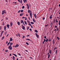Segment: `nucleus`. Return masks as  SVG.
I'll return each instance as SVG.
<instances>
[{
  "label": "nucleus",
  "instance_id": "f257e3e1",
  "mask_svg": "<svg viewBox=\"0 0 60 60\" xmlns=\"http://www.w3.org/2000/svg\"><path fill=\"white\" fill-rule=\"evenodd\" d=\"M4 14H6V11L5 10H4L2 11V15H3Z\"/></svg>",
  "mask_w": 60,
  "mask_h": 60
},
{
  "label": "nucleus",
  "instance_id": "f03ea898",
  "mask_svg": "<svg viewBox=\"0 0 60 60\" xmlns=\"http://www.w3.org/2000/svg\"><path fill=\"white\" fill-rule=\"evenodd\" d=\"M35 34L36 35V37H37V38H39V36L38 35V34L37 33H35Z\"/></svg>",
  "mask_w": 60,
  "mask_h": 60
},
{
  "label": "nucleus",
  "instance_id": "7ed1b4c3",
  "mask_svg": "<svg viewBox=\"0 0 60 60\" xmlns=\"http://www.w3.org/2000/svg\"><path fill=\"white\" fill-rule=\"evenodd\" d=\"M10 27H11L12 26V25H13V23H12V22H10Z\"/></svg>",
  "mask_w": 60,
  "mask_h": 60
},
{
  "label": "nucleus",
  "instance_id": "20e7f679",
  "mask_svg": "<svg viewBox=\"0 0 60 60\" xmlns=\"http://www.w3.org/2000/svg\"><path fill=\"white\" fill-rule=\"evenodd\" d=\"M22 29H23V30H25V26H23V25H22Z\"/></svg>",
  "mask_w": 60,
  "mask_h": 60
},
{
  "label": "nucleus",
  "instance_id": "39448f33",
  "mask_svg": "<svg viewBox=\"0 0 60 60\" xmlns=\"http://www.w3.org/2000/svg\"><path fill=\"white\" fill-rule=\"evenodd\" d=\"M6 26L7 27H8V29H9V27L10 26V25L9 24H8Z\"/></svg>",
  "mask_w": 60,
  "mask_h": 60
},
{
  "label": "nucleus",
  "instance_id": "423d86ee",
  "mask_svg": "<svg viewBox=\"0 0 60 60\" xmlns=\"http://www.w3.org/2000/svg\"><path fill=\"white\" fill-rule=\"evenodd\" d=\"M30 15L31 18H32V13H30Z\"/></svg>",
  "mask_w": 60,
  "mask_h": 60
},
{
  "label": "nucleus",
  "instance_id": "0eeeda50",
  "mask_svg": "<svg viewBox=\"0 0 60 60\" xmlns=\"http://www.w3.org/2000/svg\"><path fill=\"white\" fill-rule=\"evenodd\" d=\"M19 2V3H21V4H22V0H18Z\"/></svg>",
  "mask_w": 60,
  "mask_h": 60
},
{
  "label": "nucleus",
  "instance_id": "6e6552de",
  "mask_svg": "<svg viewBox=\"0 0 60 60\" xmlns=\"http://www.w3.org/2000/svg\"><path fill=\"white\" fill-rule=\"evenodd\" d=\"M46 41V39H44V41L42 42V43L43 44H44V42H45V41Z\"/></svg>",
  "mask_w": 60,
  "mask_h": 60
},
{
  "label": "nucleus",
  "instance_id": "1a4fd4ad",
  "mask_svg": "<svg viewBox=\"0 0 60 60\" xmlns=\"http://www.w3.org/2000/svg\"><path fill=\"white\" fill-rule=\"evenodd\" d=\"M4 31H6V26H4Z\"/></svg>",
  "mask_w": 60,
  "mask_h": 60
},
{
  "label": "nucleus",
  "instance_id": "9d476101",
  "mask_svg": "<svg viewBox=\"0 0 60 60\" xmlns=\"http://www.w3.org/2000/svg\"><path fill=\"white\" fill-rule=\"evenodd\" d=\"M19 44H17L16 45L15 47L16 48V47H19Z\"/></svg>",
  "mask_w": 60,
  "mask_h": 60
},
{
  "label": "nucleus",
  "instance_id": "9b49d317",
  "mask_svg": "<svg viewBox=\"0 0 60 60\" xmlns=\"http://www.w3.org/2000/svg\"><path fill=\"white\" fill-rule=\"evenodd\" d=\"M10 41H12L13 39H12V37L10 38Z\"/></svg>",
  "mask_w": 60,
  "mask_h": 60
},
{
  "label": "nucleus",
  "instance_id": "f8f14e48",
  "mask_svg": "<svg viewBox=\"0 0 60 60\" xmlns=\"http://www.w3.org/2000/svg\"><path fill=\"white\" fill-rule=\"evenodd\" d=\"M34 17H35V19H37V18H36V17H37V16H36V14H34Z\"/></svg>",
  "mask_w": 60,
  "mask_h": 60
},
{
  "label": "nucleus",
  "instance_id": "ddd939ff",
  "mask_svg": "<svg viewBox=\"0 0 60 60\" xmlns=\"http://www.w3.org/2000/svg\"><path fill=\"white\" fill-rule=\"evenodd\" d=\"M20 22L21 23H23L24 22V21L23 20H21Z\"/></svg>",
  "mask_w": 60,
  "mask_h": 60
},
{
  "label": "nucleus",
  "instance_id": "4468645a",
  "mask_svg": "<svg viewBox=\"0 0 60 60\" xmlns=\"http://www.w3.org/2000/svg\"><path fill=\"white\" fill-rule=\"evenodd\" d=\"M23 2H24V3H25V2H27V0H23Z\"/></svg>",
  "mask_w": 60,
  "mask_h": 60
},
{
  "label": "nucleus",
  "instance_id": "2eb2a0df",
  "mask_svg": "<svg viewBox=\"0 0 60 60\" xmlns=\"http://www.w3.org/2000/svg\"><path fill=\"white\" fill-rule=\"evenodd\" d=\"M32 20L34 22H36V21H35V20L33 18L32 19Z\"/></svg>",
  "mask_w": 60,
  "mask_h": 60
},
{
  "label": "nucleus",
  "instance_id": "dca6fc26",
  "mask_svg": "<svg viewBox=\"0 0 60 60\" xmlns=\"http://www.w3.org/2000/svg\"><path fill=\"white\" fill-rule=\"evenodd\" d=\"M23 15V14L22 13L20 14L19 15L20 16H22Z\"/></svg>",
  "mask_w": 60,
  "mask_h": 60
},
{
  "label": "nucleus",
  "instance_id": "f3484780",
  "mask_svg": "<svg viewBox=\"0 0 60 60\" xmlns=\"http://www.w3.org/2000/svg\"><path fill=\"white\" fill-rule=\"evenodd\" d=\"M10 46H11V45H12V44H13V43H12V42H11L10 43Z\"/></svg>",
  "mask_w": 60,
  "mask_h": 60
},
{
  "label": "nucleus",
  "instance_id": "a211bd4d",
  "mask_svg": "<svg viewBox=\"0 0 60 60\" xmlns=\"http://www.w3.org/2000/svg\"><path fill=\"white\" fill-rule=\"evenodd\" d=\"M13 55H14V56H16V57H17V55L14 53L13 54Z\"/></svg>",
  "mask_w": 60,
  "mask_h": 60
},
{
  "label": "nucleus",
  "instance_id": "6ab92c4d",
  "mask_svg": "<svg viewBox=\"0 0 60 60\" xmlns=\"http://www.w3.org/2000/svg\"><path fill=\"white\" fill-rule=\"evenodd\" d=\"M34 31L35 33H38V31H37V30H35Z\"/></svg>",
  "mask_w": 60,
  "mask_h": 60
},
{
  "label": "nucleus",
  "instance_id": "aec40b11",
  "mask_svg": "<svg viewBox=\"0 0 60 60\" xmlns=\"http://www.w3.org/2000/svg\"><path fill=\"white\" fill-rule=\"evenodd\" d=\"M17 24L18 25H20V22H17Z\"/></svg>",
  "mask_w": 60,
  "mask_h": 60
},
{
  "label": "nucleus",
  "instance_id": "412c9836",
  "mask_svg": "<svg viewBox=\"0 0 60 60\" xmlns=\"http://www.w3.org/2000/svg\"><path fill=\"white\" fill-rule=\"evenodd\" d=\"M24 23L26 25H27V22L26 21H24Z\"/></svg>",
  "mask_w": 60,
  "mask_h": 60
},
{
  "label": "nucleus",
  "instance_id": "4be33fe9",
  "mask_svg": "<svg viewBox=\"0 0 60 60\" xmlns=\"http://www.w3.org/2000/svg\"><path fill=\"white\" fill-rule=\"evenodd\" d=\"M11 46L10 45L8 47V49H10L11 47Z\"/></svg>",
  "mask_w": 60,
  "mask_h": 60
},
{
  "label": "nucleus",
  "instance_id": "5701e85b",
  "mask_svg": "<svg viewBox=\"0 0 60 60\" xmlns=\"http://www.w3.org/2000/svg\"><path fill=\"white\" fill-rule=\"evenodd\" d=\"M27 22L28 23H29V24H30V21H29V20H27Z\"/></svg>",
  "mask_w": 60,
  "mask_h": 60
},
{
  "label": "nucleus",
  "instance_id": "b1692460",
  "mask_svg": "<svg viewBox=\"0 0 60 60\" xmlns=\"http://www.w3.org/2000/svg\"><path fill=\"white\" fill-rule=\"evenodd\" d=\"M50 56V54H49V55H48V58H49Z\"/></svg>",
  "mask_w": 60,
  "mask_h": 60
},
{
  "label": "nucleus",
  "instance_id": "393cba45",
  "mask_svg": "<svg viewBox=\"0 0 60 60\" xmlns=\"http://www.w3.org/2000/svg\"><path fill=\"white\" fill-rule=\"evenodd\" d=\"M26 40H28V41H31V40H30V39L28 38L26 39Z\"/></svg>",
  "mask_w": 60,
  "mask_h": 60
},
{
  "label": "nucleus",
  "instance_id": "a878e982",
  "mask_svg": "<svg viewBox=\"0 0 60 60\" xmlns=\"http://www.w3.org/2000/svg\"><path fill=\"white\" fill-rule=\"evenodd\" d=\"M10 42H9L8 43V44L7 45V46H9V44H10Z\"/></svg>",
  "mask_w": 60,
  "mask_h": 60
},
{
  "label": "nucleus",
  "instance_id": "bb28decb",
  "mask_svg": "<svg viewBox=\"0 0 60 60\" xmlns=\"http://www.w3.org/2000/svg\"><path fill=\"white\" fill-rule=\"evenodd\" d=\"M20 11L22 13L23 12V10H20Z\"/></svg>",
  "mask_w": 60,
  "mask_h": 60
},
{
  "label": "nucleus",
  "instance_id": "cd10ccee",
  "mask_svg": "<svg viewBox=\"0 0 60 60\" xmlns=\"http://www.w3.org/2000/svg\"><path fill=\"white\" fill-rule=\"evenodd\" d=\"M2 24V25H5V23H4V22H3Z\"/></svg>",
  "mask_w": 60,
  "mask_h": 60
},
{
  "label": "nucleus",
  "instance_id": "c85d7f7f",
  "mask_svg": "<svg viewBox=\"0 0 60 60\" xmlns=\"http://www.w3.org/2000/svg\"><path fill=\"white\" fill-rule=\"evenodd\" d=\"M26 44L27 45H29V43L27 42H26Z\"/></svg>",
  "mask_w": 60,
  "mask_h": 60
},
{
  "label": "nucleus",
  "instance_id": "c756f323",
  "mask_svg": "<svg viewBox=\"0 0 60 60\" xmlns=\"http://www.w3.org/2000/svg\"><path fill=\"white\" fill-rule=\"evenodd\" d=\"M48 41H51V40H50V38H49L48 39Z\"/></svg>",
  "mask_w": 60,
  "mask_h": 60
},
{
  "label": "nucleus",
  "instance_id": "7c9ffc66",
  "mask_svg": "<svg viewBox=\"0 0 60 60\" xmlns=\"http://www.w3.org/2000/svg\"><path fill=\"white\" fill-rule=\"evenodd\" d=\"M12 47H11L10 48H9V49L10 50H11L12 49Z\"/></svg>",
  "mask_w": 60,
  "mask_h": 60
},
{
  "label": "nucleus",
  "instance_id": "2f4dec72",
  "mask_svg": "<svg viewBox=\"0 0 60 60\" xmlns=\"http://www.w3.org/2000/svg\"><path fill=\"white\" fill-rule=\"evenodd\" d=\"M30 23L31 24H34V22H30Z\"/></svg>",
  "mask_w": 60,
  "mask_h": 60
},
{
  "label": "nucleus",
  "instance_id": "473e14b6",
  "mask_svg": "<svg viewBox=\"0 0 60 60\" xmlns=\"http://www.w3.org/2000/svg\"><path fill=\"white\" fill-rule=\"evenodd\" d=\"M49 53L51 54V50H49Z\"/></svg>",
  "mask_w": 60,
  "mask_h": 60
},
{
  "label": "nucleus",
  "instance_id": "72a5a7b5",
  "mask_svg": "<svg viewBox=\"0 0 60 60\" xmlns=\"http://www.w3.org/2000/svg\"><path fill=\"white\" fill-rule=\"evenodd\" d=\"M53 23H55V19H54V20L53 21Z\"/></svg>",
  "mask_w": 60,
  "mask_h": 60
},
{
  "label": "nucleus",
  "instance_id": "f704fd0d",
  "mask_svg": "<svg viewBox=\"0 0 60 60\" xmlns=\"http://www.w3.org/2000/svg\"><path fill=\"white\" fill-rule=\"evenodd\" d=\"M4 36H3V37H2V38L1 39V40H3L4 39Z\"/></svg>",
  "mask_w": 60,
  "mask_h": 60
},
{
  "label": "nucleus",
  "instance_id": "c9c22d12",
  "mask_svg": "<svg viewBox=\"0 0 60 60\" xmlns=\"http://www.w3.org/2000/svg\"><path fill=\"white\" fill-rule=\"evenodd\" d=\"M55 51H56V55L57 54V50H56Z\"/></svg>",
  "mask_w": 60,
  "mask_h": 60
},
{
  "label": "nucleus",
  "instance_id": "e433bc0d",
  "mask_svg": "<svg viewBox=\"0 0 60 60\" xmlns=\"http://www.w3.org/2000/svg\"><path fill=\"white\" fill-rule=\"evenodd\" d=\"M5 19H6V20H8V18L6 17L5 18Z\"/></svg>",
  "mask_w": 60,
  "mask_h": 60
},
{
  "label": "nucleus",
  "instance_id": "4c0bfd02",
  "mask_svg": "<svg viewBox=\"0 0 60 60\" xmlns=\"http://www.w3.org/2000/svg\"><path fill=\"white\" fill-rule=\"evenodd\" d=\"M28 13H30V10H29V9H28Z\"/></svg>",
  "mask_w": 60,
  "mask_h": 60
},
{
  "label": "nucleus",
  "instance_id": "58836bf2",
  "mask_svg": "<svg viewBox=\"0 0 60 60\" xmlns=\"http://www.w3.org/2000/svg\"><path fill=\"white\" fill-rule=\"evenodd\" d=\"M24 8H25V6H23L22 7V9H24Z\"/></svg>",
  "mask_w": 60,
  "mask_h": 60
},
{
  "label": "nucleus",
  "instance_id": "ea45409f",
  "mask_svg": "<svg viewBox=\"0 0 60 60\" xmlns=\"http://www.w3.org/2000/svg\"><path fill=\"white\" fill-rule=\"evenodd\" d=\"M48 41V39H47L46 40V42H47V41Z\"/></svg>",
  "mask_w": 60,
  "mask_h": 60
},
{
  "label": "nucleus",
  "instance_id": "a19ab883",
  "mask_svg": "<svg viewBox=\"0 0 60 60\" xmlns=\"http://www.w3.org/2000/svg\"><path fill=\"white\" fill-rule=\"evenodd\" d=\"M29 27L28 26L27 27V30H28V29H29Z\"/></svg>",
  "mask_w": 60,
  "mask_h": 60
},
{
  "label": "nucleus",
  "instance_id": "79ce46f5",
  "mask_svg": "<svg viewBox=\"0 0 60 60\" xmlns=\"http://www.w3.org/2000/svg\"><path fill=\"white\" fill-rule=\"evenodd\" d=\"M27 9H29V6H27Z\"/></svg>",
  "mask_w": 60,
  "mask_h": 60
},
{
  "label": "nucleus",
  "instance_id": "37998d69",
  "mask_svg": "<svg viewBox=\"0 0 60 60\" xmlns=\"http://www.w3.org/2000/svg\"><path fill=\"white\" fill-rule=\"evenodd\" d=\"M45 19V18H44V17H43L42 18L43 20H44Z\"/></svg>",
  "mask_w": 60,
  "mask_h": 60
},
{
  "label": "nucleus",
  "instance_id": "c03bdc74",
  "mask_svg": "<svg viewBox=\"0 0 60 60\" xmlns=\"http://www.w3.org/2000/svg\"><path fill=\"white\" fill-rule=\"evenodd\" d=\"M57 39H58V40H59L60 39V38H59V37H57Z\"/></svg>",
  "mask_w": 60,
  "mask_h": 60
},
{
  "label": "nucleus",
  "instance_id": "a18cd8bd",
  "mask_svg": "<svg viewBox=\"0 0 60 60\" xmlns=\"http://www.w3.org/2000/svg\"><path fill=\"white\" fill-rule=\"evenodd\" d=\"M23 24V25L24 26H25V23H24V22H23V23H22Z\"/></svg>",
  "mask_w": 60,
  "mask_h": 60
},
{
  "label": "nucleus",
  "instance_id": "49530a36",
  "mask_svg": "<svg viewBox=\"0 0 60 60\" xmlns=\"http://www.w3.org/2000/svg\"><path fill=\"white\" fill-rule=\"evenodd\" d=\"M14 3H15V4H16V3H17V2H13L12 3L13 4H14Z\"/></svg>",
  "mask_w": 60,
  "mask_h": 60
},
{
  "label": "nucleus",
  "instance_id": "de8ad7c7",
  "mask_svg": "<svg viewBox=\"0 0 60 60\" xmlns=\"http://www.w3.org/2000/svg\"><path fill=\"white\" fill-rule=\"evenodd\" d=\"M8 51V50H5V52H7Z\"/></svg>",
  "mask_w": 60,
  "mask_h": 60
},
{
  "label": "nucleus",
  "instance_id": "09e8293b",
  "mask_svg": "<svg viewBox=\"0 0 60 60\" xmlns=\"http://www.w3.org/2000/svg\"><path fill=\"white\" fill-rule=\"evenodd\" d=\"M49 25V24H47V25H45V26H48Z\"/></svg>",
  "mask_w": 60,
  "mask_h": 60
},
{
  "label": "nucleus",
  "instance_id": "8fccbe9b",
  "mask_svg": "<svg viewBox=\"0 0 60 60\" xmlns=\"http://www.w3.org/2000/svg\"><path fill=\"white\" fill-rule=\"evenodd\" d=\"M30 36V35H28L26 36L29 37Z\"/></svg>",
  "mask_w": 60,
  "mask_h": 60
},
{
  "label": "nucleus",
  "instance_id": "3c124183",
  "mask_svg": "<svg viewBox=\"0 0 60 60\" xmlns=\"http://www.w3.org/2000/svg\"><path fill=\"white\" fill-rule=\"evenodd\" d=\"M29 25H30V26H32V25L30 24V23H29Z\"/></svg>",
  "mask_w": 60,
  "mask_h": 60
},
{
  "label": "nucleus",
  "instance_id": "603ef678",
  "mask_svg": "<svg viewBox=\"0 0 60 60\" xmlns=\"http://www.w3.org/2000/svg\"><path fill=\"white\" fill-rule=\"evenodd\" d=\"M25 20H26L27 19V18H26V17H25Z\"/></svg>",
  "mask_w": 60,
  "mask_h": 60
},
{
  "label": "nucleus",
  "instance_id": "864d4df0",
  "mask_svg": "<svg viewBox=\"0 0 60 60\" xmlns=\"http://www.w3.org/2000/svg\"><path fill=\"white\" fill-rule=\"evenodd\" d=\"M18 55H19V56H21V55L19 53H18Z\"/></svg>",
  "mask_w": 60,
  "mask_h": 60
},
{
  "label": "nucleus",
  "instance_id": "5fc2aeb1",
  "mask_svg": "<svg viewBox=\"0 0 60 60\" xmlns=\"http://www.w3.org/2000/svg\"><path fill=\"white\" fill-rule=\"evenodd\" d=\"M56 23H58V21H57V20H56Z\"/></svg>",
  "mask_w": 60,
  "mask_h": 60
},
{
  "label": "nucleus",
  "instance_id": "6e6d98bb",
  "mask_svg": "<svg viewBox=\"0 0 60 60\" xmlns=\"http://www.w3.org/2000/svg\"><path fill=\"white\" fill-rule=\"evenodd\" d=\"M4 31H2L1 32V34H3V33H4Z\"/></svg>",
  "mask_w": 60,
  "mask_h": 60
},
{
  "label": "nucleus",
  "instance_id": "4d7b16f0",
  "mask_svg": "<svg viewBox=\"0 0 60 60\" xmlns=\"http://www.w3.org/2000/svg\"><path fill=\"white\" fill-rule=\"evenodd\" d=\"M18 35L19 37H20V34H18Z\"/></svg>",
  "mask_w": 60,
  "mask_h": 60
},
{
  "label": "nucleus",
  "instance_id": "13d9d810",
  "mask_svg": "<svg viewBox=\"0 0 60 60\" xmlns=\"http://www.w3.org/2000/svg\"><path fill=\"white\" fill-rule=\"evenodd\" d=\"M25 36H24L23 37H22V39H24V38H25Z\"/></svg>",
  "mask_w": 60,
  "mask_h": 60
},
{
  "label": "nucleus",
  "instance_id": "bf43d9fd",
  "mask_svg": "<svg viewBox=\"0 0 60 60\" xmlns=\"http://www.w3.org/2000/svg\"><path fill=\"white\" fill-rule=\"evenodd\" d=\"M44 38H45V39H47V38H46V36H45L44 37Z\"/></svg>",
  "mask_w": 60,
  "mask_h": 60
},
{
  "label": "nucleus",
  "instance_id": "052dcab7",
  "mask_svg": "<svg viewBox=\"0 0 60 60\" xmlns=\"http://www.w3.org/2000/svg\"><path fill=\"white\" fill-rule=\"evenodd\" d=\"M54 27L55 28H56L57 27V26H55Z\"/></svg>",
  "mask_w": 60,
  "mask_h": 60
},
{
  "label": "nucleus",
  "instance_id": "680f3d73",
  "mask_svg": "<svg viewBox=\"0 0 60 60\" xmlns=\"http://www.w3.org/2000/svg\"><path fill=\"white\" fill-rule=\"evenodd\" d=\"M20 10H19L18 12V13H19V12H20Z\"/></svg>",
  "mask_w": 60,
  "mask_h": 60
},
{
  "label": "nucleus",
  "instance_id": "e2e57ef3",
  "mask_svg": "<svg viewBox=\"0 0 60 60\" xmlns=\"http://www.w3.org/2000/svg\"><path fill=\"white\" fill-rule=\"evenodd\" d=\"M58 24H59V25H60V22H59L58 23Z\"/></svg>",
  "mask_w": 60,
  "mask_h": 60
},
{
  "label": "nucleus",
  "instance_id": "0e129e2a",
  "mask_svg": "<svg viewBox=\"0 0 60 60\" xmlns=\"http://www.w3.org/2000/svg\"><path fill=\"white\" fill-rule=\"evenodd\" d=\"M24 18H25L24 16H23L22 17V19H24Z\"/></svg>",
  "mask_w": 60,
  "mask_h": 60
},
{
  "label": "nucleus",
  "instance_id": "69168bd1",
  "mask_svg": "<svg viewBox=\"0 0 60 60\" xmlns=\"http://www.w3.org/2000/svg\"><path fill=\"white\" fill-rule=\"evenodd\" d=\"M29 57L31 59H33V57Z\"/></svg>",
  "mask_w": 60,
  "mask_h": 60
},
{
  "label": "nucleus",
  "instance_id": "338daca9",
  "mask_svg": "<svg viewBox=\"0 0 60 60\" xmlns=\"http://www.w3.org/2000/svg\"><path fill=\"white\" fill-rule=\"evenodd\" d=\"M9 35V34H8L6 35V37H7V36H8Z\"/></svg>",
  "mask_w": 60,
  "mask_h": 60
},
{
  "label": "nucleus",
  "instance_id": "774afa93",
  "mask_svg": "<svg viewBox=\"0 0 60 60\" xmlns=\"http://www.w3.org/2000/svg\"><path fill=\"white\" fill-rule=\"evenodd\" d=\"M50 19H52V16H51L50 17Z\"/></svg>",
  "mask_w": 60,
  "mask_h": 60
}]
</instances>
